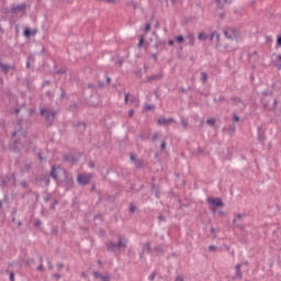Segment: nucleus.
Listing matches in <instances>:
<instances>
[{"instance_id": "nucleus-1", "label": "nucleus", "mask_w": 281, "mask_h": 281, "mask_svg": "<svg viewBox=\"0 0 281 281\" xmlns=\"http://www.w3.org/2000/svg\"><path fill=\"white\" fill-rule=\"evenodd\" d=\"M124 249H126V243L123 241L122 237H119L117 243H113V241H109L106 244V251H113L115 254V251H123Z\"/></svg>"}, {"instance_id": "nucleus-2", "label": "nucleus", "mask_w": 281, "mask_h": 281, "mask_svg": "<svg viewBox=\"0 0 281 281\" xmlns=\"http://www.w3.org/2000/svg\"><path fill=\"white\" fill-rule=\"evenodd\" d=\"M40 115H44V120L47 123V126H52L54 124V120H56L57 112L42 108L40 110Z\"/></svg>"}, {"instance_id": "nucleus-3", "label": "nucleus", "mask_w": 281, "mask_h": 281, "mask_svg": "<svg viewBox=\"0 0 281 281\" xmlns=\"http://www.w3.org/2000/svg\"><path fill=\"white\" fill-rule=\"evenodd\" d=\"M61 172L64 175V178L61 179L60 183L66 190H72L75 182L74 178L69 176V172H67V169H61Z\"/></svg>"}, {"instance_id": "nucleus-4", "label": "nucleus", "mask_w": 281, "mask_h": 281, "mask_svg": "<svg viewBox=\"0 0 281 281\" xmlns=\"http://www.w3.org/2000/svg\"><path fill=\"white\" fill-rule=\"evenodd\" d=\"M92 179H93V173H79L77 176V183L83 187L89 186Z\"/></svg>"}, {"instance_id": "nucleus-5", "label": "nucleus", "mask_w": 281, "mask_h": 281, "mask_svg": "<svg viewBox=\"0 0 281 281\" xmlns=\"http://www.w3.org/2000/svg\"><path fill=\"white\" fill-rule=\"evenodd\" d=\"M0 71L4 75L8 76L11 72V76H14V71H16V66L15 65H10V64H5L2 63L0 60Z\"/></svg>"}, {"instance_id": "nucleus-6", "label": "nucleus", "mask_w": 281, "mask_h": 281, "mask_svg": "<svg viewBox=\"0 0 281 281\" xmlns=\"http://www.w3.org/2000/svg\"><path fill=\"white\" fill-rule=\"evenodd\" d=\"M27 11V3L23 2L21 4H13L10 9L11 14H16V12H25Z\"/></svg>"}, {"instance_id": "nucleus-7", "label": "nucleus", "mask_w": 281, "mask_h": 281, "mask_svg": "<svg viewBox=\"0 0 281 281\" xmlns=\"http://www.w3.org/2000/svg\"><path fill=\"white\" fill-rule=\"evenodd\" d=\"M206 203L213 207H223L224 203L221 198H207Z\"/></svg>"}, {"instance_id": "nucleus-8", "label": "nucleus", "mask_w": 281, "mask_h": 281, "mask_svg": "<svg viewBox=\"0 0 281 281\" xmlns=\"http://www.w3.org/2000/svg\"><path fill=\"white\" fill-rule=\"evenodd\" d=\"M58 170H63V168H60V166L56 167V166H52L50 167V172L49 176L50 179H53L56 183H58L59 179H58Z\"/></svg>"}, {"instance_id": "nucleus-9", "label": "nucleus", "mask_w": 281, "mask_h": 281, "mask_svg": "<svg viewBox=\"0 0 281 281\" xmlns=\"http://www.w3.org/2000/svg\"><path fill=\"white\" fill-rule=\"evenodd\" d=\"M257 140L261 144H265V142H267V136L265 135V130H262V126L257 127Z\"/></svg>"}, {"instance_id": "nucleus-10", "label": "nucleus", "mask_w": 281, "mask_h": 281, "mask_svg": "<svg viewBox=\"0 0 281 281\" xmlns=\"http://www.w3.org/2000/svg\"><path fill=\"white\" fill-rule=\"evenodd\" d=\"M157 124L159 126H168L170 124H175V119H166V117L161 116L157 120Z\"/></svg>"}, {"instance_id": "nucleus-11", "label": "nucleus", "mask_w": 281, "mask_h": 281, "mask_svg": "<svg viewBox=\"0 0 281 281\" xmlns=\"http://www.w3.org/2000/svg\"><path fill=\"white\" fill-rule=\"evenodd\" d=\"M224 36L228 38V41L236 40V30L235 29H226L224 30Z\"/></svg>"}, {"instance_id": "nucleus-12", "label": "nucleus", "mask_w": 281, "mask_h": 281, "mask_svg": "<svg viewBox=\"0 0 281 281\" xmlns=\"http://www.w3.org/2000/svg\"><path fill=\"white\" fill-rule=\"evenodd\" d=\"M12 153L19 155L21 153V139L13 140V144L10 146Z\"/></svg>"}, {"instance_id": "nucleus-13", "label": "nucleus", "mask_w": 281, "mask_h": 281, "mask_svg": "<svg viewBox=\"0 0 281 281\" xmlns=\"http://www.w3.org/2000/svg\"><path fill=\"white\" fill-rule=\"evenodd\" d=\"M104 87H106V83L102 82V81H98L97 85L93 83H88L87 88L91 89L92 91H95V89H104Z\"/></svg>"}, {"instance_id": "nucleus-14", "label": "nucleus", "mask_w": 281, "mask_h": 281, "mask_svg": "<svg viewBox=\"0 0 281 281\" xmlns=\"http://www.w3.org/2000/svg\"><path fill=\"white\" fill-rule=\"evenodd\" d=\"M243 267V263H237L235 266V276H234V280L238 279V280H243V271L240 270Z\"/></svg>"}, {"instance_id": "nucleus-15", "label": "nucleus", "mask_w": 281, "mask_h": 281, "mask_svg": "<svg viewBox=\"0 0 281 281\" xmlns=\"http://www.w3.org/2000/svg\"><path fill=\"white\" fill-rule=\"evenodd\" d=\"M75 128H77V133H85V131H87V123L85 122H78L75 125Z\"/></svg>"}, {"instance_id": "nucleus-16", "label": "nucleus", "mask_w": 281, "mask_h": 281, "mask_svg": "<svg viewBox=\"0 0 281 281\" xmlns=\"http://www.w3.org/2000/svg\"><path fill=\"white\" fill-rule=\"evenodd\" d=\"M228 0H213V3H216V10H224L225 3H228Z\"/></svg>"}, {"instance_id": "nucleus-17", "label": "nucleus", "mask_w": 281, "mask_h": 281, "mask_svg": "<svg viewBox=\"0 0 281 281\" xmlns=\"http://www.w3.org/2000/svg\"><path fill=\"white\" fill-rule=\"evenodd\" d=\"M134 164H135L136 170H142V168H145V166H148V162L144 159H138Z\"/></svg>"}, {"instance_id": "nucleus-18", "label": "nucleus", "mask_w": 281, "mask_h": 281, "mask_svg": "<svg viewBox=\"0 0 281 281\" xmlns=\"http://www.w3.org/2000/svg\"><path fill=\"white\" fill-rule=\"evenodd\" d=\"M64 161L67 164H78V158H76L74 155H65Z\"/></svg>"}, {"instance_id": "nucleus-19", "label": "nucleus", "mask_w": 281, "mask_h": 281, "mask_svg": "<svg viewBox=\"0 0 281 281\" xmlns=\"http://www.w3.org/2000/svg\"><path fill=\"white\" fill-rule=\"evenodd\" d=\"M164 74L159 72L158 75H151L148 77L147 82H155V80H162Z\"/></svg>"}, {"instance_id": "nucleus-20", "label": "nucleus", "mask_w": 281, "mask_h": 281, "mask_svg": "<svg viewBox=\"0 0 281 281\" xmlns=\"http://www.w3.org/2000/svg\"><path fill=\"white\" fill-rule=\"evenodd\" d=\"M216 38V41H217V44H216V49H218V47H220V44L218 43H221V34H218V32H213L210 36H209V40L210 41H213V38Z\"/></svg>"}, {"instance_id": "nucleus-21", "label": "nucleus", "mask_w": 281, "mask_h": 281, "mask_svg": "<svg viewBox=\"0 0 281 281\" xmlns=\"http://www.w3.org/2000/svg\"><path fill=\"white\" fill-rule=\"evenodd\" d=\"M187 41H188V45H190L191 47L194 46V43L196 41V37H194V34H189L187 35Z\"/></svg>"}, {"instance_id": "nucleus-22", "label": "nucleus", "mask_w": 281, "mask_h": 281, "mask_svg": "<svg viewBox=\"0 0 281 281\" xmlns=\"http://www.w3.org/2000/svg\"><path fill=\"white\" fill-rule=\"evenodd\" d=\"M273 66H274L276 69H278L279 71L281 70V54H279L278 57L274 59Z\"/></svg>"}, {"instance_id": "nucleus-23", "label": "nucleus", "mask_w": 281, "mask_h": 281, "mask_svg": "<svg viewBox=\"0 0 281 281\" xmlns=\"http://www.w3.org/2000/svg\"><path fill=\"white\" fill-rule=\"evenodd\" d=\"M34 34H36V31L32 30V29H25L24 30V36L26 38H30L31 36H34Z\"/></svg>"}, {"instance_id": "nucleus-24", "label": "nucleus", "mask_w": 281, "mask_h": 281, "mask_svg": "<svg viewBox=\"0 0 281 281\" xmlns=\"http://www.w3.org/2000/svg\"><path fill=\"white\" fill-rule=\"evenodd\" d=\"M144 43H146V36L145 35H139L138 36V44H137V46L139 48H142V47H144Z\"/></svg>"}, {"instance_id": "nucleus-25", "label": "nucleus", "mask_w": 281, "mask_h": 281, "mask_svg": "<svg viewBox=\"0 0 281 281\" xmlns=\"http://www.w3.org/2000/svg\"><path fill=\"white\" fill-rule=\"evenodd\" d=\"M213 102H215V104H218V102H227V98H225V95H220L218 98H214Z\"/></svg>"}, {"instance_id": "nucleus-26", "label": "nucleus", "mask_w": 281, "mask_h": 281, "mask_svg": "<svg viewBox=\"0 0 281 281\" xmlns=\"http://www.w3.org/2000/svg\"><path fill=\"white\" fill-rule=\"evenodd\" d=\"M176 43H178L179 45H181L182 43H186V37L183 35H177L175 37Z\"/></svg>"}, {"instance_id": "nucleus-27", "label": "nucleus", "mask_w": 281, "mask_h": 281, "mask_svg": "<svg viewBox=\"0 0 281 281\" xmlns=\"http://www.w3.org/2000/svg\"><path fill=\"white\" fill-rule=\"evenodd\" d=\"M228 133H229V135H234V133H236V124L231 123L228 125Z\"/></svg>"}, {"instance_id": "nucleus-28", "label": "nucleus", "mask_w": 281, "mask_h": 281, "mask_svg": "<svg viewBox=\"0 0 281 281\" xmlns=\"http://www.w3.org/2000/svg\"><path fill=\"white\" fill-rule=\"evenodd\" d=\"M25 82H26L27 90L34 91V83L32 82V80L27 79Z\"/></svg>"}, {"instance_id": "nucleus-29", "label": "nucleus", "mask_w": 281, "mask_h": 281, "mask_svg": "<svg viewBox=\"0 0 281 281\" xmlns=\"http://www.w3.org/2000/svg\"><path fill=\"white\" fill-rule=\"evenodd\" d=\"M201 82L202 85H205V82H207V74L205 71L201 72Z\"/></svg>"}, {"instance_id": "nucleus-30", "label": "nucleus", "mask_w": 281, "mask_h": 281, "mask_svg": "<svg viewBox=\"0 0 281 281\" xmlns=\"http://www.w3.org/2000/svg\"><path fill=\"white\" fill-rule=\"evenodd\" d=\"M154 251H157L158 254H166V250H164V247H161V245L155 246Z\"/></svg>"}, {"instance_id": "nucleus-31", "label": "nucleus", "mask_w": 281, "mask_h": 281, "mask_svg": "<svg viewBox=\"0 0 281 281\" xmlns=\"http://www.w3.org/2000/svg\"><path fill=\"white\" fill-rule=\"evenodd\" d=\"M60 100H65V98H69V95H67V92L65 91V88L60 87Z\"/></svg>"}, {"instance_id": "nucleus-32", "label": "nucleus", "mask_w": 281, "mask_h": 281, "mask_svg": "<svg viewBox=\"0 0 281 281\" xmlns=\"http://www.w3.org/2000/svg\"><path fill=\"white\" fill-rule=\"evenodd\" d=\"M238 221H243V214H240V213L235 215V217L233 218L234 225H236V223H238Z\"/></svg>"}, {"instance_id": "nucleus-33", "label": "nucleus", "mask_w": 281, "mask_h": 281, "mask_svg": "<svg viewBox=\"0 0 281 281\" xmlns=\"http://www.w3.org/2000/svg\"><path fill=\"white\" fill-rule=\"evenodd\" d=\"M145 248H146L147 254H151L153 252V248L150 247V240H147L145 243Z\"/></svg>"}, {"instance_id": "nucleus-34", "label": "nucleus", "mask_w": 281, "mask_h": 281, "mask_svg": "<svg viewBox=\"0 0 281 281\" xmlns=\"http://www.w3.org/2000/svg\"><path fill=\"white\" fill-rule=\"evenodd\" d=\"M32 60H34V56H32V55L27 56V58H26V69H30Z\"/></svg>"}, {"instance_id": "nucleus-35", "label": "nucleus", "mask_w": 281, "mask_h": 281, "mask_svg": "<svg viewBox=\"0 0 281 281\" xmlns=\"http://www.w3.org/2000/svg\"><path fill=\"white\" fill-rule=\"evenodd\" d=\"M41 181H43L45 186H49V176L43 175Z\"/></svg>"}, {"instance_id": "nucleus-36", "label": "nucleus", "mask_w": 281, "mask_h": 281, "mask_svg": "<svg viewBox=\"0 0 281 281\" xmlns=\"http://www.w3.org/2000/svg\"><path fill=\"white\" fill-rule=\"evenodd\" d=\"M43 225V222L38 218L33 221V227H41Z\"/></svg>"}, {"instance_id": "nucleus-37", "label": "nucleus", "mask_w": 281, "mask_h": 281, "mask_svg": "<svg viewBox=\"0 0 281 281\" xmlns=\"http://www.w3.org/2000/svg\"><path fill=\"white\" fill-rule=\"evenodd\" d=\"M198 38L199 41H207L209 35H206L205 33H199Z\"/></svg>"}, {"instance_id": "nucleus-38", "label": "nucleus", "mask_w": 281, "mask_h": 281, "mask_svg": "<svg viewBox=\"0 0 281 281\" xmlns=\"http://www.w3.org/2000/svg\"><path fill=\"white\" fill-rule=\"evenodd\" d=\"M232 102H237V104H243V99L240 97H232Z\"/></svg>"}, {"instance_id": "nucleus-39", "label": "nucleus", "mask_w": 281, "mask_h": 281, "mask_svg": "<svg viewBox=\"0 0 281 281\" xmlns=\"http://www.w3.org/2000/svg\"><path fill=\"white\" fill-rule=\"evenodd\" d=\"M157 270H154L150 274H149V277H148V280L149 281H155V278H157Z\"/></svg>"}, {"instance_id": "nucleus-40", "label": "nucleus", "mask_w": 281, "mask_h": 281, "mask_svg": "<svg viewBox=\"0 0 281 281\" xmlns=\"http://www.w3.org/2000/svg\"><path fill=\"white\" fill-rule=\"evenodd\" d=\"M92 273H93L94 278H100L101 280H103V278L106 277V274H102V273H100L98 271H93Z\"/></svg>"}, {"instance_id": "nucleus-41", "label": "nucleus", "mask_w": 281, "mask_h": 281, "mask_svg": "<svg viewBox=\"0 0 281 281\" xmlns=\"http://www.w3.org/2000/svg\"><path fill=\"white\" fill-rule=\"evenodd\" d=\"M156 42H158L159 47H166V45H167V42L161 38L156 40Z\"/></svg>"}, {"instance_id": "nucleus-42", "label": "nucleus", "mask_w": 281, "mask_h": 281, "mask_svg": "<svg viewBox=\"0 0 281 281\" xmlns=\"http://www.w3.org/2000/svg\"><path fill=\"white\" fill-rule=\"evenodd\" d=\"M206 124H209V126H214V124H216V119H213V117L207 119Z\"/></svg>"}, {"instance_id": "nucleus-43", "label": "nucleus", "mask_w": 281, "mask_h": 281, "mask_svg": "<svg viewBox=\"0 0 281 281\" xmlns=\"http://www.w3.org/2000/svg\"><path fill=\"white\" fill-rule=\"evenodd\" d=\"M135 212H137V206H135V204L131 203L130 204V213L135 214Z\"/></svg>"}, {"instance_id": "nucleus-44", "label": "nucleus", "mask_w": 281, "mask_h": 281, "mask_svg": "<svg viewBox=\"0 0 281 281\" xmlns=\"http://www.w3.org/2000/svg\"><path fill=\"white\" fill-rule=\"evenodd\" d=\"M7 273H9V280L14 281V278H15L14 271L7 270Z\"/></svg>"}, {"instance_id": "nucleus-45", "label": "nucleus", "mask_w": 281, "mask_h": 281, "mask_svg": "<svg viewBox=\"0 0 281 281\" xmlns=\"http://www.w3.org/2000/svg\"><path fill=\"white\" fill-rule=\"evenodd\" d=\"M50 234H52L53 236H58V227L53 226L52 229H50Z\"/></svg>"}, {"instance_id": "nucleus-46", "label": "nucleus", "mask_w": 281, "mask_h": 281, "mask_svg": "<svg viewBox=\"0 0 281 281\" xmlns=\"http://www.w3.org/2000/svg\"><path fill=\"white\" fill-rule=\"evenodd\" d=\"M145 111H155L154 104H145Z\"/></svg>"}, {"instance_id": "nucleus-47", "label": "nucleus", "mask_w": 281, "mask_h": 281, "mask_svg": "<svg viewBox=\"0 0 281 281\" xmlns=\"http://www.w3.org/2000/svg\"><path fill=\"white\" fill-rule=\"evenodd\" d=\"M56 74H58V76H63V75L67 74V69L59 68L56 70Z\"/></svg>"}, {"instance_id": "nucleus-48", "label": "nucleus", "mask_w": 281, "mask_h": 281, "mask_svg": "<svg viewBox=\"0 0 281 281\" xmlns=\"http://www.w3.org/2000/svg\"><path fill=\"white\" fill-rule=\"evenodd\" d=\"M104 78H105L104 85H105V87H109V86L111 85V77H109V76L105 74Z\"/></svg>"}, {"instance_id": "nucleus-49", "label": "nucleus", "mask_w": 281, "mask_h": 281, "mask_svg": "<svg viewBox=\"0 0 281 281\" xmlns=\"http://www.w3.org/2000/svg\"><path fill=\"white\" fill-rule=\"evenodd\" d=\"M56 205H58V200H54L53 203L49 206V210H56Z\"/></svg>"}, {"instance_id": "nucleus-50", "label": "nucleus", "mask_w": 281, "mask_h": 281, "mask_svg": "<svg viewBox=\"0 0 281 281\" xmlns=\"http://www.w3.org/2000/svg\"><path fill=\"white\" fill-rule=\"evenodd\" d=\"M49 86H52V81H49V80H44L42 82V89L45 88V87H49Z\"/></svg>"}, {"instance_id": "nucleus-51", "label": "nucleus", "mask_w": 281, "mask_h": 281, "mask_svg": "<svg viewBox=\"0 0 281 281\" xmlns=\"http://www.w3.org/2000/svg\"><path fill=\"white\" fill-rule=\"evenodd\" d=\"M106 201H108L109 203H115V196H113V195H108V196H106Z\"/></svg>"}, {"instance_id": "nucleus-52", "label": "nucleus", "mask_w": 281, "mask_h": 281, "mask_svg": "<svg viewBox=\"0 0 281 281\" xmlns=\"http://www.w3.org/2000/svg\"><path fill=\"white\" fill-rule=\"evenodd\" d=\"M46 95L49 98V100H54V91L48 90V91L46 92Z\"/></svg>"}, {"instance_id": "nucleus-53", "label": "nucleus", "mask_w": 281, "mask_h": 281, "mask_svg": "<svg viewBox=\"0 0 281 281\" xmlns=\"http://www.w3.org/2000/svg\"><path fill=\"white\" fill-rule=\"evenodd\" d=\"M45 203H49V201H52V194L47 193L44 198Z\"/></svg>"}, {"instance_id": "nucleus-54", "label": "nucleus", "mask_w": 281, "mask_h": 281, "mask_svg": "<svg viewBox=\"0 0 281 281\" xmlns=\"http://www.w3.org/2000/svg\"><path fill=\"white\" fill-rule=\"evenodd\" d=\"M175 281H186V277H183L181 274H177Z\"/></svg>"}, {"instance_id": "nucleus-55", "label": "nucleus", "mask_w": 281, "mask_h": 281, "mask_svg": "<svg viewBox=\"0 0 281 281\" xmlns=\"http://www.w3.org/2000/svg\"><path fill=\"white\" fill-rule=\"evenodd\" d=\"M181 124H182V126H184V128H188V119H181Z\"/></svg>"}, {"instance_id": "nucleus-56", "label": "nucleus", "mask_w": 281, "mask_h": 281, "mask_svg": "<svg viewBox=\"0 0 281 281\" xmlns=\"http://www.w3.org/2000/svg\"><path fill=\"white\" fill-rule=\"evenodd\" d=\"M168 144L166 143V140H162L160 144V150H166Z\"/></svg>"}, {"instance_id": "nucleus-57", "label": "nucleus", "mask_w": 281, "mask_h": 281, "mask_svg": "<svg viewBox=\"0 0 281 281\" xmlns=\"http://www.w3.org/2000/svg\"><path fill=\"white\" fill-rule=\"evenodd\" d=\"M130 159H131V161H134V164H136L137 162V155H135V154H132L131 156H130Z\"/></svg>"}, {"instance_id": "nucleus-58", "label": "nucleus", "mask_w": 281, "mask_h": 281, "mask_svg": "<svg viewBox=\"0 0 281 281\" xmlns=\"http://www.w3.org/2000/svg\"><path fill=\"white\" fill-rule=\"evenodd\" d=\"M148 32H150V23H147L144 29L145 34H148Z\"/></svg>"}, {"instance_id": "nucleus-59", "label": "nucleus", "mask_w": 281, "mask_h": 281, "mask_svg": "<svg viewBox=\"0 0 281 281\" xmlns=\"http://www.w3.org/2000/svg\"><path fill=\"white\" fill-rule=\"evenodd\" d=\"M76 109H78V103H72L69 105L70 111H76Z\"/></svg>"}, {"instance_id": "nucleus-60", "label": "nucleus", "mask_w": 281, "mask_h": 281, "mask_svg": "<svg viewBox=\"0 0 281 281\" xmlns=\"http://www.w3.org/2000/svg\"><path fill=\"white\" fill-rule=\"evenodd\" d=\"M218 250V247L214 246V245H210L209 246V251H217Z\"/></svg>"}, {"instance_id": "nucleus-61", "label": "nucleus", "mask_w": 281, "mask_h": 281, "mask_svg": "<svg viewBox=\"0 0 281 281\" xmlns=\"http://www.w3.org/2000/svg\"><path fill=\"white\" fill-rule=\"evenodd\" d=\"M233 122H240V116H238L236 113H233Z\"/></svg>"}, {"instance_id": "nucleus-62", "label": "nucleus", "mask_w": 281, "mask_h": 281, "mask_svg": "<svg viewBox=\"0 0 281 281\" xmlns=\"http://www.w3.org/2000/svg\"><path fill=\"white\" fill-rule=\"evenodd\" d=\"M164 221H166V215H162V214L158 215V222L164 223Z\"/></svg>"}, {"instance_id": "nucleus-63", "label": "nucleus", "mask_w": 281, "mask_h": 281, "mask_svg": "<svg viewBox=\"0 0 281 281\" xmlns=\"http://www.w3.org/2000/svg\"><path fill=\"white\" fill-rule=\"evenodd\" d=\"M277 47H281V35L277 36Z\"/></svg>"}, {"instance_id": "nucleus-64", "label": "nucleus", "mask_w": 281, "mask_h": 281, "mask_svg": "<svg viewBox=\"0 0 281 281\" xmlns=\"http://www.w3.org/2000/svg\"><path fill=\"white\" fill-rule=\"evenodd\" d=\"M102 281H111V276L110 274H105V277H103V279H101Z\"/></svg>"}]
</instances>
